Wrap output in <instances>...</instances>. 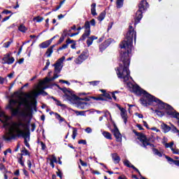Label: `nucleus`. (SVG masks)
<instances>
[{
	"mask_svg": "<svg viewBox=\"0 0 179 179\" xmlns=\"http://www.w3.org/2000/svg\"><path fill=\"white\" fill-rule=\"evenodd\" d=\"M55 117L57 120H59V118H61V115L57 113H54Z\"/></svg>",
	"mask_w": 179,
	"mask_h": 179,
	"instance_id": "55",
	"label": "nucleus"
},
{
	"mask_svg": "<svg viewBox=\"0 0 179 179\" xmlns=\"http://www.w3.org/2000/svg\"><path fill=\"white\" fill-rule=\"evenodd\" d=\"M19 30H20V31H22V33H26V31H27V28H26V27H24V25L21 24L19 27Z\"/></svg>",
	"mask_w": 179,
	"mask_h": 179,
	"instance_id": "27",
	"label": "nucleus"
},
{
	"mask_svg": "<svg viewBox=\"0 0 179 179\" xmlns=\"http://www.w3.org/2000/svg\"><path fill=\"white\" fill-rule=\"evenodd\" d=\"M23 62H24V58H22V59H20L18 61V63H19V64H23Z\"/></svg>",
	"mask_w": 179,
	"mask_h": 179,
	"instance_id": "64",
	"label": "nucleus"
},
{
	"mask_svg": "<svg viewBox=\"0 0 179 179\" xmlns=\"http://www.w3.org/2000/svg\"><path fill=\"white\" fill-rule=\"evenodd\" d=\"M89 36H90V30H85V32L80 38V40H86Z\"/></svg>",
	"mask_w": 179,
	"mask_h": 179,
	"instance_id": "18",
	"label": "nucleus"
},
{
	"mask_svg": "<svg viewBox=\"0 0 179 179\" xmlns=\"http://www.w3.org/2000/svg\"><path fill=\"white\" fill-rule=\"evenodd\" d=\"M124 5V0H116V6L117 8H122V6Z\"/></svg>",
	"mask_w": 179,
	"mask_h": 179,
	"instance_id": "23",
	"label": "nucleus"
},
{
	"mask_svg": "<svg viewBox=\"0 0 179 179\" xmlns=\"http://www.w3.org/2000/svg\"><path fill=\"white\" fill-rule=\"evenodd\" d=\"M103 97H106L108 100H111V95H110V94H108L107 92L103 94Z\"/></svg>",
	"mask_w": 179,
	"mask_h": 179,
	"instance_id": "40",
	"label": "nucleus"
},
{
	"mask_svg": "<svg viewBox=\"0 0 179 179\" xmlns=\"http://www.w3.org/2000/svg\"><path fill=\"white\" fill-rule=\"evenodd\" d=\"M2 64H8L10 65V64H13L15 62V58L10 57L9 55H6L2 59Z\"/></svg>",
	"mask_w": 179,
	"mask_h": 179,
	"instance_id": "10",
	"label": "nucleus"
},
{
	"mask_svg": "<svg viewBox=\"0 0 179 179\" xmlns=\"http://www.w3.org/2000/svg\"><path fill=\"white\" fill-rule=\"evenodd\" d=\"M68 34H69V32L68 29H64V31H63V36H68Z\"/></svg>",
	"mask_w": 179,
	"mask_h": 179,
	"instance_id": "48",
	"label": "nucleus"
},
{
	"mask_svg": "<svg viewBox=\"0 0 179 179\" xmlns=\"http://www.w3.org/2000/svg\"><path fill=\"white\" fill-rule=\"evenodd\" d=\"M76 135H78V130L75 128H73V134H72L73 139H76Z\"/></svg>",
	"mask_w": 179,
	"mask_h": 179,
	"instance_id": "32",
	"label": "nucleus"
},
{
	"mask_svg": "<svg viewBox=\"0 0 179 179\" xmlns=\"http://www.w3.org/2000/svg\"><path fill=\"white\" fill-rule=\"evenodd\" d=\"M113 159L115 163H120V157L117 154L113 155Z\"/></svg>",
	"mask_w": 179,
	"mask_h": 179,
	"instance_id": "24",
	"label": "nucleus"
},
{
	"mask_svg": "<svg viewBox=\"0 0 179 179\" xmlns=\"http://www.w3.org/2000/svg\"><path fill=\"white\" fill-rule=\"evenodd\" d=\"M127 86L134 93H141V94L144 95V98L141 99V100L148 101V99H146V94H149V93L146 92V91L141 90L137 85H134L131 83H128ZM141 103H142V101H141Z\"/></svg>",
	"mask_w": 179,
	"mask_h": 179,
	"instance_id": "6",
	"label": "nucleus"
},
{
	"mask_svg": "<svg viewBox=\"0 0 179 179\" xmlns=\"http://www.w3.org/2000/svg\"><path fill=\"white\" fill-rule=\"evenodd\" d=\"M106 18V11H102L97 17L99 22H103V20Z\"/></svg>",
	"mask_w": 179,
	"mask_h": 179,
	"instance_id": "19",
	"label": "nucleus"
},
{
	"mask_svg": "<svg viewBox=\"0 0 179 179\" xmlns=\"http://www.w3.org/2000/svg\"><path fill=\"white\" fill-rule=\"evenodd\" d=\"M155 113H156L157 115H158L159 117H163V115H164V113L166 112L164 110L162 112L160 110H156Z\"/></svg>",
	"mask_w": 179,
	"mask_h": 179,
	"instance_id": "31",
	"label": "nucleus"
},
{
	"mask_svg": "<svg viewBox=\"0 0 179 179\" xmlns=\"http://www.w3.org/2000/svg\"><path fill=\"white\" fill-rule=\"evenodd\" d=\"M79 57L83 62L85 59H87V57H89V53L87 52H83L82 54Z\"/></svg>",
	"mask_w": 179,
	"mask_h": 179,
	"instance_id": "20",
	"label": "nucleus"
},
{
	"mask_svg": "<svg viewBox=\"0 0 179 179\" xmlns=\"http://www.w3.org/2000/svg\"><path fill=\"white\" fill-rule=\"evenodd\" d=\"M102 135L106 138V139H109L110 141L113 139V136L108 131H103Z\"/></svg>",
	"mask_w": 179,
	"mask_h": 179,
	"instance_id": "17",
	"label": "nucleus"
},
{
	"mask_svg": "<svg viewBox=\"0 0 179 179\" xmlns=\"http://www.w3.org/2000/svg\"><path fill=\"white\" fill-rule=\"evenodd\" d=\"M166 159L168 162H171L172 163H174V159H173L171 157H166Z\"/></svg>",
	"mask_w": 179,
	"mask_h": 179,
	"instance_id": "56",
	"label": "nucleus"
},
{
	"mask_svg": "<svg viewBox=\"0 0 179 179\" xmlns=\"http://www.w3.org/2000/svg\"><path fill=\"white\" fill-rule=\"evenodd\" d=\"M91 13L93 16H97V13L96 12V3H92L91 6Z\"/></svg>",
	"mask_w": 179,
	"mask_h": 179,
	"instance_id": "21",
	"label": "nucleus"
},
{
	"mask_svg": "<svg viewBox=\"0 0 179 179\" xmlns=\"http://www.w3.org/2000/svg\"><path fill=\"white\" fill-rule=\"evenodd\" d=\"M57 78H58V73H55L54 76L52 78L46 77L44 80L39 82V84L36 87V90L26 94L24 96V98L20 99V103L26 107L24 113L27 114L29 118L31 117V108H34V110H36V107H37V101H36V97H37L38 94L43 93V91L45 89H47V87H44L47 83L52 82V80L57 79Z\"/></svg>",
	"mask_w": 179,
	"mask_h": 179,
	"instance_id": "2",
	"label": "nucleus"
},
{
	"mask_svg": "<svg viewBox=\"0 0 179 179\" xmlns=\"http://www.w3.org/2000/svg\"><path fill=\"white\" fill-rule=\"evenodd\" d=\"M53 100H55V101H56V104L57 106H62V104L61 103V101L55 99H53Z\"/></svg>",
	"mask_w": 179,
	"mask_h": 179,
	"instance_id": "51",
	"label": "nucleus"
},
{
	"mask_svg": "<svg viewBox=\"0 0 179 179\" xmlns=\"http://www.w3.org/2000/svg\"><path fill=\"white\" fill-rule=\"evenodd\" d=\"M136 117H138V118H143V115L139 114V113H136Z\"/></svg>",
	"mask_w": 179,
	"mask_h": 179,
	"instance_id": "59",
	"label": "nucleus"
},
{
	"mask_svg": "<svg viewBox=\"0 0 179 179\" xmlns=\"http://www.w3.org/2000/svg\"><path fill=\"white\" fill-rule=\"evenodd\" d=\"M64 40V37H61L58 41V44H61V43H62Z\"/></svg>",
	"mask_w": 179,
	"mask_h": 179,
	"instance_id": "61",
	"label": "nucleus"
},
{
	"mask_svg": "<svg viewBox=\"0 0 179 179\" xmlns=\"http://www.w3.org/2000/svg\"><path fill=\"white\" fill-rule=\"evenodd\" d=\"M113 22H110L108 25V30H110L112 27H113Z\"/></svg>",
	"mask_w": 179,
	"mask_h": 179,
	"instance_id": "63",
	"label": "nucleus"
},
{
	"mask_svg": "<svg viewBox=\"0 0 179 179\" xmlns=\"http://www.w3.org/2000/svg\"><path fill=\"white\" fill-rule=\"evenodd\" d=\"M66 48H68V44H64L62 47L59 48L57 49V51H61V50H66Z\"/></svg>",
	"mask_w": 179,
	"mask_h": 179,
	"instance_id": "35",
	"label": "nucleus"
},
{
	"mask_svg": "<svg viewBox=\"0 0 179 179\" xmlns=\"http://www.w3.org/2000/svg\"><path fill=\"white\" fill-rule=\"evenodd\" d=\"M75 64L77 65H80L83 62V60L78 56L75 60H74Z\"/></svg>",
	"mask_w": 179,
	"mask_h": 179,
	"instance_id": "25",
	"label": "nucleus"
},
{
	"mask_svg": "<svg viewBox=\"0 0 179 179\" xmlns=\"http://www.w3.org/2000/svg\"><path fill=\"white\" fill-rule=\"evenodd\" d=\"M22 153H23V155H25V156H29L30 155L27 150H22Z\"/></svg>",
	"mask_w": 179,
	"mask_h": 179,
	"instance_id": "49",
	"label": "nucleus"
},
{
	"mask_svg": "<svg viewBox=\"0 0 179 179\" xmlns=\"http://www.w3.org/2000/svg\"><path fill=\"white\" fill-rule=\"evenodd\" d=\"M54 45L49 48L47 50L48 57H51V54H52V48H54Z\"/></svg>",
	"mask_w": 179,
	"mask_h": 179,
	"instance_id": "30",
	"label": "nucleus"
},
{
	"mask_svg": "<svg viewBox=\"0 0 179 179\" xmlns=\"http://www.w3.org/2000/svg\"><path fill=\"white\" fill-rule=\"evenodd\" d=\"M174 155H179V150L177 148H172L171 150Z\"/></svg>",
	"mask_w": 179,
	"mask_h": 179,
	"instance_id": "36",
	"label": "nucleus"
},
{
	"mask_svg": "<svg viewBox=\"0 0 179 179\" xmlns=\"http://www.w3.org/2000/svg\"><path fill=\"white\" fill-rule=\"evenodd\" d=\"M80 163L81 166H83V167H86L87 166V164L86 162H84L82 159H80Z\"/></svg>",
	"mask_w": 179,
	"mask_h": 179,
	"instance_id": "45",
	"label": "nucleus"
},
{
	"mask_svg": "<svg viewBox=\"0 0 179 179\" xmlns=\"http://www.w3.org/2000/svg\"><path fill=\"white\" fill-rule=\"evenodd\" d=\"M173 163L176 164V166H179V160H174Z\"/></svg>",
	"mask_w": 179,
	"mask_h": 179,
	"instance_id": "62",
	"label": "nucleus"
},
{
	"mask_svg": "<svg viewBox=\"0 0 179 179\" xmlns=\"http://www.w3.org/2000/svg\"><path fill=\"white\" fill-rule=\"evenodd\" d=\"M20 99H24V96H20L17 100L10 99L7 108H9L14 115L18 113L19 110H21L23 117L22 121L15 123H9L8 122L9 117L0 110V121L3 122L4 128L8 129V131L3 136L5 141H12L16 136H23V138H27L28 136L29 127L30 125V121L33 117V114L31 111V117H29L25 113L26 106L23 103H20Z\"/></svg>",
	"mask_w": 179,
	"mask_h": 179,
	"instance_id": "1",
	"label": "nucleus"
},
{
	"mask_svg": "<svg viewBox=\"0 0 179 179\" xmlns=\"http://www.w3.org/2000/svg\"><path fill=\"white\" fill-rule=\"evenodd\" d=\"M138 8H139V10H141L142 12H143V10H146V9L149 8V4L146 1H143L140 3Z\"/></svg>",
	"mask_w": 179,
	"mask_h": 179,
	"instance_id": "12",
	"label": "nucleus"
},
{
	"mask_svg": "<svg viewBox=\"0 0 179 179\" xmlns=\"http://www.w3.org/2000/svg\"><path fill=\"white\" fill-rule=\"evenodd\" d=\"M52 41H46L39 45L40 48H47L51 45Z\"/></svg>",
	"mask_w": 179,
	"mask_h": 179,
	"instance_id": "16",
	"label": "nucleus"
},
{
	"mask_svg": "<svg viewBox=\"0 0 179 179\" xmlns=\"http://www.w3.org/2000/svg\"><path fill=\"white\" fill-rule=\"evenodd\" d=\"M104 117H109L110 120H112L111 113H110V112H108V111L105 112Z\"/></svg>",
	"mask_w": 179,
	"mask_h": 179,
	"instance_id": "42",
	"label": "nucleus"
},
{
	"mask_svg": "<svg viewBox=\"0 0 179 179\" xmlns=\"http://www.w3.org/2000/svg\"><path fill=\"white\" fill-rule=\"evenodd\" d=\"M164 146H165V148H170V149L171 150L173 146H174V142L172 141L169 143H165Z\"/></svg>",
	"mask_w": 179,
	"mask_h": 179,
	"instance_id": "28",
	"label": "nucleus"
},
{
	"mask_svg": "<svg viewBox=\"0 0 179 179\" xmlns=\"http://www.w3.org/2000/svg\"><path fill=\"white\" fill-rule=\"evenodd\" d=\"M78 143L80 145V144H83V145H86V140H80L78 141Z\"/></svg>",
	"mask_w": 179,
	"mask_h": 179,
	"instance_id": "50",
	"label": "nucleus"
},
{
	"mask_svg": "<svg viewBox=\"0 0 179 179\" xmlns=\"http://www.w3.org/2000/svg\"><path fill=\"white\" fill-rule=\"evenodd\" d=\"M120 61L123 63V66L117 68V75L120 79H123L124 82L129 80V70L128 69L130 64L129 55L128 53H120Z\"/></svg>",
	"mask_w": 179,
	"mask_h": 179,
	"instance_id": "3",
	"label": "nucleus"
},
{
	"mask_svg": "<svg viewBox=\"0 0 179 179\" xmlns=\"http://www.w3.org/2000/svg\"><path fill=\"white\" fill-rule=\"evenodd\" d=\"M161 127L162 128V129L164 130V131L166 132H169V131H170L171 128L170 127L167 126V124L163 123L161 125Z\"/></svg>",
	"mask_w": 179,
	"mask_h": 179,
	"instance_id": "22",
	"label": "nucleus"
},
{
	"mask_svg": "<svg viewBox=\"0 0 179 179\" xmlns=\"http://www.w3.org/2000/svg\"><path fill=\"white\" fill-rule=\"evenodd\" d=\"M90 24H92V26H96V20L94 19H92L90 21Z\"/></svg>",
	"mask_w": 179,
	"mask_h": 179,
	"instance_id": "53",
	"label": "nucleus"
},
{
	"mask_svg": "<svg viewBox=\"0 0 179 179\" xmlns=\"http://www.w3.org/2000/svg\"><path fill=\"white\" fill-rule=\"evenodd\" d=\"M50 162H52L53 163H57V157H55V156H54V155H52Z\"/></svg>",
	"mask_w": 179,
	"mask_h": 179,
	"instance_id": "41",
	"label": "nucleus"
},
{
	"mask_svg": "<svg viewBox=\"0 0 179 179\" xmlns=\"http://www.w3.org/2000/svg\"><path fill=\"white\" fill-rule=\"evenodd\" d=\"M141 19H142V11L141 10H138L136 13V23H138L141 20Z\"/></svg>",
	"mask_w": 179,
	"mask_h": 179,
	"instance_id": "15",
	"label": "nucleus"
},
{
	"mask_svg": "<svg viewBox=\"0 0 179 179\" xmlns=\"http://www.w3.org/2000/svg\"><path fill=\"white\" fill-rule=\"evenodd\" d=\"M75 113L76 115H85V112L76 110Z\"/></svg>",
	"mask_w": 179,
	"mask_h": 179,
	"instance_id": "39",
	"label": "nucleus"
},
{
	"mask_svg": "<svg viewBox=\"0 0 179 179\" xmlns=\"http://www.w3.org/2000/svg\"><path fill=\"white\" fill-rule=\"evenodd\" d=\"M2 13H4L5 15H8L9 13H12V12L10 10H4Z\"/></svg>",
	"mask_w": 179,
	"mask_h": 179,
	"instance_id": "54",
	"label": "nucleus"
},
{
	"mask_svg": "<svg viewBox=\"0 0 179 179\" xmlns=\"http://www.w3.org/2000/svg\"><path fill=\"white\" fill-rule=\"evenodd\" d=\"M94 40H97V36H92L88 38L87 40V44L88 47H90V45L93 44V41H94Z\"/></svg>",
	"mask_w": 179,
	"mask_h": 179,
	"instance_id": "14",
	"label": "nucleus"
},
{
	"mask_svg": "<svg viewBox=\"0 0 179 179\" xmlns=\"http://www.w3.org/2000/svg\"><path fill=\"white\" fill-rule=\"evenodd\" d=\"M12 43H13V41L10 39V41L3 43L4 48H9V46L12 44Z\"/></svg>",
	"mask_w": 179,
	"mask_h": 179,
	"instance_id": "29",
	"label": "nucleus"
},
{
	"mask_svg": "<svg viewBox=\"0 0 179 179\" xmlns=\"http://www.w3.org/2000/svg\"><path fill=\"white\" fill-rule=\"evenodd\" d=\"M41 148H42L43 150H45V144H44V143L41 142Z\"/></svg>",
	"mask_w": 179,
	"mask_h": 179,
	"instance_id": "60",
	"label": "nucleus"
},
{
	"mask_svg": "<svg viewBox=\"0 0 179 179\" xmlns=\"http://www.w3.org/2000/svg\"><path fill=\"white\" fill-rule=\"evenodd\" d=\"M119 110H120V115L124 122V124H127V121L128 120V115H127V110H125L124 108H121L119 106Z\"/></svg>",
	"mask_w": 179,
	"mask_h": 179,
	"instance_id": "11",
	"label": "nucleus"
},
{
	"mask_svg": "<svg viewBox=\"0 0 179 179\" xmlns=\"http://www.w3.org/2000/svg\"><path fill=\"white\" fill-rule=\"evenodd\" d=\"M84 28L85 30H90V22H89V21L85 22Z\"/></svg>",
	"mask_w": 179,
	"mask_h": 179,
	"instance_id": "33",
	"label": "nucleus"
},
{
	"mask_svg": "<svg viewBox=\"0 0 179 179\" xmlns=\"http://www.w3.org/2000/svg\"><path fill=\"white\" fill-rule=\"evenodd\" d=\"M90 84L92 86H97V85H99V81H92L90 83Z\"/></svg>",
	"mask_w": 179,
	"mask_h": 179,
	"instance_id": "43",
	"label": "nucleus"
},
{
	"mask_svg": "<svg viewBox=\"0 0 179 179\" xmlns=\"http://www.w3.org/2000/svg\"><path fill=\"white\" fill-rule=\"evenodd\" d=\"M62 90L63 93H64V97L66 99V100H68L71 103L75 101V100H84L85 101H90V99L89 98H78V96H76V95H75L73 93H72L70 90H69L66 88H63Z\"/></svg>",
	"mask_w": 179,
	"mask_h": 179,
	"instance_id": "5",
	"label": "nucleus"
},
{
	"mask_svg": "<svg viewBox=\"0 0 179 179\" xmlns=\"http://www.w3.org/2000/svg\"><path fill=\"white\" fill-rule=\"evenodd\" d=\"M59 82H60V83H66V85H68L69 86L71 85V83H69L66 80H60Z\"/></svg>",
	"mask_w": 179,
	"mask_h": 179,
	"instance_id": "46",
	"label": "nucleus"
},
{
	"mask_svg": "<svg viewBox=\"0 0 179 179\" xmlns=\"http://www.w3.org/2000/svg\"><path fill=\"white\" fill-rule=\"evenodd\" d=\"M92 128H90V127H87L85 129V132H87V134H92Z\"/></svg>",
	"mask_w": 179,
	"mask_h": 179,
	"instance_id": "44",
	"label": "nucleus"
},
{
	"mask_svg": "<svg viewBox=\"0 0 179 179\" xmlns=\"http://www.w3.org/2000/svg\"><path fill=\"white\" fill-rule=\"evenodd\" d=\"M112 132L117 142H122V135L121 134V133H120V130H118V128L115 127L114 129L112 130Z\"/></svg>",
	"mask_w": 179,
	"mask_h": 179,
	"instance_id": "9",
	"label": "nucleus"
},
{
	"mask_svg": "<svg viewBox=\"0 0 179 179\" xmlns=\"http://www.w3.org/2000/svg\"><path fill=\"white\" fill-rule=\"evenodd\" d=\"M44 20V18L40 16L35 17L34 18V21L37 22V23H40Z\"/></svg>",
	"mask_w": 179,
	"mask_h": 179,
	"instance_id": "26",
	"label": "nucleus"
},
{
	"mask_svg": "<svg viewBox=\"0 0 179 179\" xmlns=\"http://www.w3.org/2000/svg\"><path fill=\"white\" fill-rule=\"evenodd\" d=\"M73 43H75L73 40H71L70 38L66 40V44H73Z\"/></svg>",
	"mask_w": 179,
	"mask_h": 179,
	"instance_id": "47",
	"label": "nucleus"
},
{
	"mask_svg": "<svg viewBox=\"0 0 179 179\" xmlns=\"http://www.w3.org/2000/svg\"><path fill=\"white\" fill-rule=\"evenodd\" d=\"M91 99H93L94 100H104V98H103V95H99L98 97L92 96Z\"/></svg>",
	"mask_w": 179,
	"mask_h": 179,
	"instance_id": "34",
	"label": "nucleus"
},
{
	"mask_svg": "<svg viewBox=\"0 0 179 179\" xmlns=\"http://www.w3.org/2000/svg\"><path fill=\"white\" fill-rule=\"evenodd\" d=\"M151 129H152V131H155V132H160V130L156 127H152V128H151Z\"/></svg>",
	"mask_w": 179,
	"mask_h": 179,
	"instance_id": "57",
	"label": "nucleus"
},
{
	"mask_svg": "<svg viewBox=\"0 0 179 179\" xmlns=\"http://www.w3.org/2000/svg\"><path fill=\"white\" fill-rule=\"evenodd\" d=\"M64 61H65V57H62V58L59 59L56 64H53V66H55V73H59V72H61Z\"/></svg>",
	"mask_w": 179,
	"mask_h": 179,
	"instance_id": "8",
	"label": "nucleus"
},
{
	"mask_svg": "<svg viewBox=\"0 0 179 179\" xmlns=\"http://www.w3.org/2000/svg\"><path fill=\"white\" fill-rule=\"evenodd\" d=\"M137 138L138 139V141H140V142H141V143H143V146L144 148H146V146H150L151 148H153V145L150 144V143L149 142V138H148V137H146L145 134H138Z\"/></svg>",
	"mask_w": 179,
	"mask_h": 179,
	"instance_id": "7",
	"label": "nucleus"
},
{
	"mask_svg": "<svg viewBox=\"0 0 179 179\" xmlns=\"http://www.w3.org/2000/svg\"><path fill=\"white\" fill-rule=\"evenodd\" d=\"M124 166H127V167H131V169H133V170H135V171H136L139 174V176H141L139 170H138V169H136V167H135L134 165H132V164H131V162H129V161L125 160L124 162Z\"/></svg>",
	"mask_w": 179,
	"mask_h": 179,
	"instance_id": "13",
	"label": "nucleus"
},
{
	"mask_svg": "<svg viewBox=\"0 0 179 179\" xmlns=\"http://www.w3.org/2000/svg\"><path fill=\"white\" fill-rule=\"evenodd\" d=\"M71 48L73 50H75V48H76V43L75 41L71 44Z\"/></svg>",
	"mask_w": 179,
	"mask_h": 179,
	"instance_id": "52",
	"label": "nucleus"
},
{
	"mask_svg": "<svg viewBox=\"0 0 179 179\" xmlns=\"http://www.w3.org/2000/svg\"><path fill=\"white\" fill-rule=\"evenodd\" d=\"M136 40V32L134 31L132 26L129 27V31L126 35L125 39L120 43L121 54H131L132 50V41L133 39Z\"/></svg>",
	"mask_w": 179,
	"mask_h": 179,
	"instance_id": "4",
	"label": "nucleus"
},
{
	"mask_svg": "<svg viewBox=\"0 0 179 179\" xmlns=\"http://www.w3.org/2000/svg\"><path fill=\"white\" fill-rule=\"evenodd\" d=\"M153 152H154L155 155H157V156L162 157V154L160 153V152H159V150L154 149Z\"/></svg>",
	"mask_w": 179,
	"mask_h": 179,
	"instance_id": "38",
	"label": "nucleus"
},
{
	"mask_svg": "<svg viewBox=\"0 0 179 179\" xmlns=\"http://www.w3.org/2000/svg\"><path fill=\"white\" fill-rule=\"evenodd\" d=\"M10 19V16L6 17L3 19L2 22H6V20H9Z\"/></svg>",
	"mask_w": 179,
	"mask_h": 179,
	"instance_id": "58",
	"label": "nucleus"
},
{
	"mask_svg": "<svg viewBox=\"0 0 179 179\" xmlns=\"http://www.w3.org/2000/svg\"><path fill=\"white\" fill-rule=\"evenodd\" d=\"M18 163H20V164H21V166H22L23 167H24V162H23V157H21L19 159Z\"/></svg>",
	"mask_w": 179,
	"mask_h": 179,
	"instance_id": "37",
	"label": "nucleus"
}]
</instances>
